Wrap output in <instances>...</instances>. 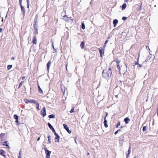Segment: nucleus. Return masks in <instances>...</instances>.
<instances>
[{"label": "nucleus", "instance_id": "1", "mask_svg": "<svg viewBox=\"0 0 158 158\" xmlns=\"http://www.w3.org/2000/svg\"><path fill=\"white\" fill-rule=\"evenodd\" d=\"M111 74L112 71L110 68H109L108 70L105 69L103 70L102 73L103 77L106 79L110 78Z\"/></svg>", "mask_w": 158, "mask_h": 158}, {"label": "nucleus", "instance_id": "2", "mask_svg": "<svg viewBox=\"0 0 158 158\" xmlns=\"http://www.w3.org/2000/svg\"><path fill=\"white\" fill-rule=\"evenodd\" d=\"M44 149L45 152V153L46 155V157L47 158H49L50 157V154L51 153V151L48 150L46 147H44Z\"/></svg>", "mask_w": 158, "mask_h": 158}, {"label": "nucleus", "instance_id": "3", "mask_svg": "<svg viewBox=\"0 0 158 158\" xmlns=\"http://www.w3.org/2000/svg\"><path fill=\"white\" fill-rule=\"evenodd\" d=\"M41 114L43 116V117H45L46 115V108L45 107H44L43 108L42 110L40 112Z\"/></svg>", "mask_w": 158, "mask_h": 158}, {"label": "nucleus", "instance_id": "4", "mask_svg": "<svg viewBox=\"0 0 158 158\" xmlns=\"http://www.w3.org/2000/svg\"><path fill=\"white\" fill-rule=\"evenodd\" d=\"M63 126L64 129L67 131L69 134L71 132V131L69 129L68 127L65 124H63Z\"/></svg>", "mask_w": 158, "mask_h": 158}, {"label": "nucleus", "instance_id": "5", "mask_svg": "<svg viewBox=\"0 0 158 158\" xmlns=\"http://www.w3.org/2000/svg\"><path fill=\"white\" fill-rule=\"evenodd\" d=\"M154 56H153L152 55L150 54V55L148 56L147 57V58L146 60H145V61L146 62L151 59V58H152V60L154 59Z\"/></svg>", "mask_w": 158, "mask_h": 158}, {"label": "nucleus", "instance_id": "6", "mask_svg": "<svg viewBox=\"0 0 158 158\" xmlns=\"http://www.w3.org/2000/svg\"><path fill=\"white\" fill-rule=\"evenodd\" d=\"M104 49H102L101 48H99V51L100 54V56L102 57V56L103 52H104L103 50Z\"/></svg>", "mask_w": 158, "mask_h": 158}, {"label": "nucleus", "instance_id": "7", "mask_svg": "<svg viewBox=\"0 0 158 158\" xmlns=\"http://www.w3.org/2000/svg\"><path fill=\"white\" fill-rule=\"evenodd\" d=\"M56 137L55 138V142H57L59 141V139H60V136H59L57 135H55Z\"/></svg>", "mask_w": 158, "mask_h": 158}, {"label": "nucleus", "instance_id": "8", "mask_svg": "<svg viewBox=\"0 0 158 158\" xmlns=\"http://www.w3.org/2000/svg\"><path fill=\"white\" fill-rule=\"evenodd\" d=\"M37 39L36 36H34L33 38V40H32V43L33 44H37L36 42Z\"/></svg>", "mask_w": 158, "mask_h": 158}, {"label": "nucleus", "instance_id": "9", "mask_svg": "<svg viewBox=\"0 0 158 158\" xmlns=\"http://www.w3.org/2000/svg\"><path fill=\"white\" fill-rule=\"evenodd\" d=\"M51 64V62L50 61H49L48 62L47 64V70L48 71L50 67V66Z\"/></svg>", "mask_w": 158, "mask_h": 158}, {"label": "nucleus", "instance_id": "10", "mask_svg": "<svg viewBox=\"0 0 158 158\" xmlns=\"http://www.w3.org/2000/svg\"><path fill=\"white\" fill-rule=\"evenodd\" d=\"M61 90L64 93V92L65 90V88L64 87V86L63 85L61 84Z\"/></svg>", "mask_w": 158, "mask_h": 158}, {"label": "nucleus", "instance_id": "11", "mask_svg": "<svg viewBox=\"0 0 158 158\" xmlns=\"http://www.w3.org/2000/svg\"><path fill=\"white\" fill-rule=\"evenodd\" d=\"M104 124L105 127H107L108 126V125L107 124V121L106 120V117H104Z\"/></svg>", "mask_w": 158, "mask_h": 158}, {"label": "nucleus", "instance_id": "12", "mask_svg": "<svg viewBox=\"0 0 158 158\" xmlns=\"http://www.w3.org/2000/svg\"><path fill=\"white\" fill-rule=\"evenodd\" d=\"M130 121V119L128 117L125 118L124 119V121L125 122L126 124H127Z\"/></svg>", "mask_w": 158, "mask_h": 158}, {"label": "nucleus", "instance_id": "13", "mask_svg": "<svg viewBox=\"0 0 158 158\" xmlns=\"http://www.w3.org/2000/svg\"><path fill=\"white\" fill-rule=\"evenodd\" d=\"M21 8L22 12L23 13V16H24L25 13V9L22 6H21Z\"/></svg>", "mask_w": 158, "mask_h": 158}, {"label": "nucleus", "instance_id": "14", "mask_svg": "<svg viewBox=\"0 0 158 158\" xmlns=\"http://www.w3.org/2000/svg\"><path fill=\"white\" fill-rule=\"evenodd\" d=\"M118 20L116 19H115L114 20L113 22V24H114V27H116L117 24L118 23Z\"/></svg>", "mask_w": 158, "mask_h": 158}, {"label": "nucleus", "instance_id": "15", "mask_svg": "<svg viewBox=\"0 0 158 158\" xmlns=\"http://www.w3.org/2000/svg\"><path fill=\"white\" fill-rule=\"evenodd\" d=\"M8 141H5L4 142V143L3 144V145L4 146H6L7 148H10L8 145V144L7 143Z\"/></svg>", "mask_w": 158, "mask_h": 158}, {"label": "nucleus", "instance_id": "16", "mask_svg": "<svg viewBox=\"0 0 158 158\" xmlns=\"http://www.w3.org/2000/svg\"><path fill=\"white\" fill-rule=\"evenodd\" d=\"M35 21V26H34V30H38L37 25H36L37 20L35 19L34 20Z\"/></svg>", "mask_w": 158, "mask_h": 158}, {"label": "nucleus", "instance_id": "17", "mask_svg": "<svg viewBox=\"0 0 158 158\" xmlns=\"http://www.w3.org/2000/svg\"><path fill=\"white\" fill-rule=\"evenodd\" d=\"M85 45V43L83 41L81 43L80 46L81 48L83 49L84 48Z\"/></svg>", "mask_w": 158, "mask_h": 158}, {"label": "nucleus", "instance_id": "18", "mask_svg": "<svg viewBox=\"0 0 158 158\" xmlns=\"http://www.w3.org/2000/svg\"><path fill=\"white\" fill-rule=\"evenodd\" d=\"M5 152L4 151L2 150H0V154L4 156V154H5Z\"/></svg>", "mask_w": 158, "mask_h": 158}, {"label": "nucleus", "instance_id": "19", "mask_svg": "<svg viewBox=\"0 0 158 158\" xmlns=\"http://www.w3.org/2000/svg\"><path fill=\"white\" fill-rule=\"evenodd\" d=\"M36 101L33 100V99H30L29 100V102H30L31 103H36Z\"/></svg>", "mask_w": 158, "mask_h": 158}, {"label": "nucleus", "instance_id": "20", "mask_svg": "<svg viewBox=\"0 0 158 158\" xmlns=\"http://www.w3.org/2000/svg\"><path fill=\"white\" fill-rule=\"evenodd\" d=\"M35 104L36 105L37 109L38 110H40V109L39 108V104L37 102H36V103H35Z\"/></svg>", "mask_w": 158, "mask_h": 158}, {"label": "nucleus", "instance_id": "21", "mask_svg": "<svg viewBox=\"0 0 158 158\" xmlns=\"http://www.w3.org/2000/svg\"><path fill=\"white\" fill-rule=\"evenodd\" d=\"M38 89H39V92L40 93H41V94L43 93V92L42 89H41V88H40V85H38Z\"/></svg>", "mask_w": 158, "mask_h": 158}, {"label": "nucleus", "instance_id": "22", "mask_svg": "<svg viewBox=\"0 0 158 158\" xmlns=\"http://www.w3.org/2000/svg\"><path fill=\"white\" fill-rule=\"evenodd\" d=\"M127 6V5L126 3H124L122 6V10L125 9Z\"/></svg>", "mask_w": 158, "mask_h": 158}, {"label": "nucleus", "instance_id": "23", "mask_svg": "<svg viewBox=\"0 0 158 158\" xmlns=\"http://www.w3.org/2000/svg\"><path fill=\"white\" fill-rule=\"evenodd\" d=\"M48 125L51 130H52L54 128L50 123H48Z\"/></svg>", "mask_w": 158, "mask_h": 158}, {"label": "nucleus", "instance_id": "24", "mask_svg": "<svg viewBox=\"0 0 158 158\" xmlns=\"http://www.w3.org/2000/svg\"><path fill=\"white\" fill-rule=\"evenodd\" d=\"M139 56H138V61L136 62H135L134 63H133V65L134 66H135V65H138L139 64L138 63V60H139Z\"/></svg>", "mask_w": 158, "mask_h": 158}, {"label": "nucleus", "instance_id": "25", "mask_svg": "<svg viewBox=\"0 0 158 158\" xmlns=\"http://www.w3.org/2000/svg\"><path fill=\"white\" fill-rule=\"evenodd\" d=\"M48 117L50 118H55V116L54 114H51L48 116Z\"/></svg>", "mask_w": 158, "mask_h": 158}, {"label": "nucleus", "instance_id": "26", "mask_svg": "<svg viewBox=\"0 0 158 158\" xmlns=\"http://www.w3.org/2000/svg\"><path fill=\"white\" fill-rule=\"evenodd\" d=\"M48 142L49 143H51V136L50 135H48Z\"/></svg>", "mask_w": 158, "mask_h": 158}, {"label": "nucleus", "instance_id": "27", "mask_svg": "<svg viewBox=\"0 0 158 158\" xmlns=\"http://www.w3.org/2000/svg\"><path fill=\"white\" fill-rule=\"evenodd\" d=\"M148 129V127L146 126H144L143 127V131H146Z\"/></svg>", "mask_w": 158, "mask_h": 158}, {"label": "nucleus", "instance_id": "28", "mask_svg": "<svg viewBox=\"0 0 158 158\" xmlns=\"http://www.w3.org/2000/svg\"><path fill=\"white\" fill-rule=\"evenodd\" d=\"M141 6H142V3L141 4V5H140L139 6L137 7V10H141L142 9Z\"/></svg>", "mask_w": 158, "mask_h": 158}, {"label": "nucleus", "instance_id": "29", "mask_svg": "<svg viewBox=\"0 0 158 158\" xmlns=\"http://www.w3.org/2000/svg\"><path fill=\"white\" fill-rule=\"evenodd\" d=\"M74 107L73 106L71 110L70 111V113H72L74 111Z\"/></svg>", "mask_w": 158, "mask_h": 158}, {"label": "nucleus", "instance_id": "30", "mask_svg": "<svg viewBox=\"0 0 158 158\" xmlns=\"http://www.w3.org/2000/svg\"><path fill=\"white\" fill-rule=\"evenodd\" d=\"M12 65H8L7 67V69L8 70L10 69L12 67Z\"/></svg>", "mask_w": 158, "mask_h": 158}, {"label": "nucleus", "instance_id": "31", "mask_svg": "<svg viewBox=\"0 0 158 158\" xmlns=\"http://www.w3.org/2000/svg\"><path fill=\"white\" fill-rule=\"evenodd\" d=\"M14 118L16 120L18 119L19 117L18 115L16 114H15L14 116Z\"/></svg>", "mask_w": 158, "mask_h": 158}, {"label": "nucleus", "instance_id": "32", "mask_svg": "<svg viewBox=\"0 0 158 158\" xmlns=\"http://www.w3.org/2000/svg\"><path fill=\"white\" fill-rule=\"evenodd\" d=\"M115 61L117 63V64H119L120 61L118 58H116L115 59Z\"/></svg>", "mask_w": 158, "mask_h": 158}, {"label": "nucleus", "instance_id": "33", "mask_svg": "<svg viewBox=\"0 0 158 158\" xmlns=\"http://www.w3.org/2000/svg\"><path fill=\"white\" fill-rule=\"evenodd\" d=\"M82 28L83 29H85V25L84 23H82L81 24Z\"/></svg>", "mask_w": 158, "mask_h": 158}, {"label": "nucleus", "instance_id": "34", "mask_svg": "<svg viewBox=\"0 0 158 158\" xmlns=\"http://www.w3.org/2000/svg\"><path fill=\"white\" fill-rule=\"evenodd\" d=\"M34 33L35 34H38V30H34Z\"/></svg>", "mask_w": 158, "mask_h": 158}, {"label": "nucleus", "instance_id": "35", "mask_svg": "<svg viewBox=\"0 0 158 158\" xmlns=\"http://www.w3.org/2000/svg\"><path fill=\"white\" fill-rule=\"evenodd\" d=\"M24 101L26 103H27L29 102V100L27 99H24Z\"/></svg>", "mask_w": 158, "mask_h": 158}, {"label": "nucleus", "instance_id": "36", "mask_svg": "<svg viewBox=\"0 0 158 158\" xmlns=\"http://www.w3.org/2000/svg\"><path fill=\"white\" fill-rule=\"evenodd\" d=\"M120 131H121V130H120V129H118V130L117 131H115V133H114V134H115V135L117 134L118 132H119Z\"/></svg>", "mask_w": 158, "mask_h": 158}, {"label": "nucleus", "instance_id": "37", "mask_svg": "<svg viewBox=\"0 0 158 158\" xmlns=\"http://www.w3.org/2000/svg\"><path fill=\"white\" fill-rule=\"evenodd\" d=\"M64 20H68V18L66 16H64Z\"/></svg>", "mask_w": 158, "mask_h": 158}, {"label": "nucleus", "instance_id": "38", "mask_svg": "<svg viewBox=\"0 0 158 158\" xmlns=\"http://www.w3.org/2000/svg\"><path fill=\"white\" fill-rule=\"evenodd\" d=\"M120 125V122H119L117 125L116 126V127L118 128L119 126Z\"/></svg>", "mask_w": 158, "mask_h": 158}, {"label": "nucleus", "instance_id": "39", "mask_svg": "<svg viewBox=\"0 0 158 158\" xmlns=\"http://www.w3.org/2000/svg\"><path fill=\"white\" fill-rule=\"evenodd\" d=\"M117 68L118 69H119V70H120V67L119 64H117Z\"/></svg>", "mask_w": 158, "mask_h": 158}, {"label": "nucleus", "instance_id": "40", "mask_svg": "<svg viewBox=\"0 0 158 158\" xmlns=\"http://www.w3.org/2000/svg\"><path fill=\"white\" fill-rule=\"evenodd\" d=\"M127 19V18L126 17H123L122 18V19L123 20H126Z\"/></svg>", "mask_w": 158, "mask_h": 158}, {"label": "nucleus", "instance_id": "41", "mask_svg": "<svg viewBox=\"0 0 158 158\" xmlns=\"http://www.w3.org/2000/svg\"><path fill=\"white\" fill-rule=\"evenodd\" d=\"M139 65V66H138V69H140L141 67H142V65H141V64H138Z\"/></svg>", "mask_w": 158, "mask_h": 158}, {"label": "nucleus", "instance_id": "42", "mask_svg": "<svg viewBox=\"0 0 158 158\" xmlns=\"http://www.w3.org/2000/svg\"><path fill=\"white\" fill-rule=\"evenodd\" d=\"M4 136V134H3V133H1L0 135V137H2V136Z\"/></svg>", "mask_w": 158, "mask_h": 158}, {"label": "nucleus", "instance_id": "43", "mask_svg": "<svg viewBox=\"0 0 158 158\" xmlns=\"http://www.w3.org/2000/svg\"><path fill=\"white\" fill-rule=\"evenodd\" d=\"M18 119H16V121H15V122L16 123H17V126H18L19 125V123H18Z\"/></svg>", "mask_w": 158, "mask_h": 158}, {"label": "nucleus", "instance_id": "44", "mask_svg": "<svg viewBox=\"0 0 158 158\" xmlns=\"http://www.w3.org/2000/svg\"><path fill=\"white\" fill-rule=\"evenodd\" d=\"M52 47L54 49V44H53V42H52Z\"/></svg>", "mask_w": 158, "mask_h": 158}, {"label": "nucleus", "instance_id": "45", "mask_svg": "<svg viewBox=\"0 0 158 158\" xmlns=\"http://www.w3.org/2000/svg\"><path fill=\"white\" fill-rule=\"evenodd\" d=\"M16 88L18 89L20 88V84L19 85H17L16 86Z\"/></svg>", "mask_w": 158, "mask_h": 158}, {"label": "nucleus", "instance_id": "46", "mask_svg": "<svg viewBox=\"0 0 158 158\" xmlns=\"http://www.w3.org/2000/svg\"><path fill=\"white\" fill-rule=\"evenodd\" d=\"M131 153L128 152V153L127 154V156H129Z\"/></svg>", "mask_w": 158, "mask_h": 158}, {"label": "nucleus", "instance_id": "47", "mask_svg": "<svg viewBox=\"0 0 158 158\" xmlns=\"http://www.w3.org/2000/svg\"><path fill=\"white\" fill-rule=\"evenodd\" d=\"M51 130H52V131L53 132H55V130L54 129V128H53V129H52Z\"/></svg>", "mask_w": 158, "mask_h": 158}, {"label": "nucleus", "instance_id": "48", "mask_svg": "<svg viewBox=\"0 0 158 158\" xmlns=\"http://www.w3.org/2000/svg\"><path fill=\"white\" fill-rule=\"evenodd\" d=\"M108 42V40H106L105 43V44H106Z\"/></svg>", "mask_w": 158, "mask_h": 158}, {"label": "nucleus", "instance_id": "49", "mask_svg": "<svg viewBox=\"0 0 158 158\" xmlns=\"http://www.w3.org/2000/svg\"><path fill=\"white\" fill-rule=\"evenodd\" d=\"M27 7L28 8H29V2L28 3L27 2Z\"/></svg>", "mask_w": 158, "mask_h": 158}, {"label": "nucleus", "instance_id": "50", "mask_svg": "<svg viewBox=\"0 0 158 158\" xmlns=\"http://www.w3.org/2000/svg\"><path fill=\"white\" fill-rule=\"evenodd\" d=\"M54 135H58V134H57L56 133V132L55 131V132H54Z\"/></svg>", "mask_w": 158, "mask_h": 158}, {"label": "nucleus", "instance_id": "51", "mask_svg": "<svg viewBox=\"0 0 158 158\" xmlns=\"http://www.w3.org/2000/svg\"><path fill=\"white\" fill-rule=\"evenodd\" d=\"M25 78V77H22V80H24Z\"/></svg>", "mask_w": 158, "mask_h": 158}, {"label": "nucleus", "instance_id": "52", "mask_svg": "<svg viewBox=\"0 0 158 158\" xmlns=\"http://www.w3.org/2000/svg\"><path fill=\"white\" fill-rule=\"evenodd\" d=\"M40 137H38L37 139V141H39L40 140Z\"/></svg>", "mask_w": 158, "mask_h": 158}, {"label": "nucleus", "instance_id": "53", "mask_svg": "<svg viewBox=\"0 0 158 158\" xmlns=\"http://www.w3.org/2000/svg\"><path fill=\"white\" fill-rule=\"evenodd\" d=\"M2 29L1 28H0V33L2 31Z\"/></svg>", "mask_w": 158, "mask_h": 158}, {"label": "nucleus", "instance_id": "54", "mask_svg": "<svg viewBox=\"0 0 158 158\" xmlns=\"http://www.w3.org/2000/svg\"><path fill=\"white\" fill-rule=\"evenodd\" d=\"M56 51L55 49H54V50L53 51V53H54V52H56Z\"/></svg>", "mask_w": 158, "mask_h": 158}, {"label": "nucleus", "instance_id": "55", "mask_svg": "<svg viewBox=\"0 0 158 158\" xmlns=\"http://www.w3.org/2000/svg\"><path fill=\"white\" fill-rule=\"evenodd\" d=\"M19 156H18V158H20V152H19Z\"/></svg>", "mask_w": 158, "mask_h": 158}, {"label": "nucleus", "instance_id": "56", "mask_svg": "<svg viewBox=\"0 0 158 158\" xmlns=\"http://www.w3.org/2000/svg\"><path fill=\"white\" fill-rule=\"evenodd\" d=\"M128 152H130V153L131 152V151L130 150L128 149Z\"/></svg>", "mask_w": 158, "mask_h": 158}, {"label": "nucleus", "instance_id": "57", "mask_svg": "<svg viewBox=\"0 0 158 158\" xmlns=\"http://www.w3.org/2000/svg\"><path fill=\"white\" fill-rule=\"evenodd\" d=\"M106 46V44H104L103 46V47L104 48H105V47Z\"/></svg>", "mask_w": 158, "mask_h": 158}, {"label": "nucleus", "instance_id": "58", "mask_svg": "<svg viewBox=\"0 0 158 158\" xmlns=\"http://www.w3.org/2000/svg\"><path fill=\"white\" fill-rule=\"evenodd\" d=\"M131 146H130L129 147V150H131Z\"/></svg>", "mask_w": 158, "mask_h": 158}, {"label": "nucleus", "instance_id": "59", "mask_svg": "<svg viewBox=\"0 0 158 158\" xmlns=\"http://www.w3.org/2000/svg\"><path fill=\"white\" fill-rule=\"evenodd\" d=\"M11 59L12 60H14V57H12V58H11Z\"/></svg>", "mask_w": 158, "mask_h": 158}, {"label": "nucleus", "instance_id": "60", "mask_svg": "<svg viewBox=\"0 0 158 158\" xmlns=\"http://www.w3.org/2000/svg\"><path fill=\"white\" fill-rule=\"evenodd\" d=\"M67 65H68V64H67L66 65V69L67 70Z\"/></svg>", "mask_w": 158, "mask_h": 158}, {"label": "nucleus", "instance_id": "61", "mask_svg": "<svg viewBox=\"0 0 158 158\" xmlns=\"http://www.w3.org/2000/svg\"><path fill=\"white\" fill-rule=\"evenodd\" d=\"M23 83V81H22L21 82H20V86H21V85L22 84V83Z\"/></svg>", "mask_w": 158, "mask_h": 158}, {"label": "nucleus", "instance_id": "62", "mask_svg": "<svg viewBox=\"0 0 158 158\" xmlns=\"http://www.w3.org/2000/svg\"><path fill=\"white\" fill-rule=\"evenodd\" d=\"M29 0H27V2L28 3L29 2Z\"/></svg>", "mask_w": 158, "mask_h": 158}, {"label": "nucleus", "instance_id": "63", "mask_svg": "<svg viewBox=\"0 0 158 158\" xmlns=\"http://www.w3.org/2000/svg\"><path fill=\"white\" fill-rule=\"evenodd\" d=\"M129 156H127V155L126 156V158H128Z\"/></svg>", "mask_w": 158, "mask_h": 158}, {"label": "nucleus", "instance_id": "64", "mask_svg": "<svg viewBox=\"0 0 158 158\" xmlns=\"http://www.w3.org/2000/svg\"><path fill=\"white\" fill-rule=\"evenodd\" d=\"M136 158V156H134V157L133 158Z\"/></svg>", "mask_w": 158, "mask_h": 158}]
</instances>
